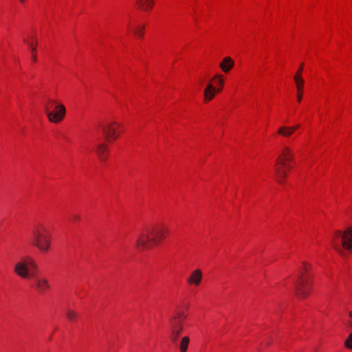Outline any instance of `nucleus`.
<instances>
[{"mask_svg": "<svg viewBox=\"0 0 352 352\" xmlns=\"http://www.w3.org/2000/svg\"><path fill=\"white\" fill-rule=\"evenodd\" d=\"M294 131V129L291 126H283L278 130V133L283 135V137H289Z\"/></svg>", "mask_w": 352, "mask_h": 352, "instance_id": "nucleus-16", "label": "nucleus"}, {"mask_svg": "<svg viewBox=\"0 0 352 352\" xmlns=\"http://www.w3.org/2000/svg\"><path fill=\"white\" fill-rule=\"evenodd\" d=\"M349 317L352 318V312H349Z\"/></svg>", "mask_w": 352, "mask_h": 352, "instance_id": "nucleus-25", "label": "nucleus"}, {"mask_svg": "<svg viewBox=\"0 0 352 352\" xmlns=\"http://www.w3.org/2000/svg\"><path fill=\"white\" fill-rule=\"evenodd\" d=\"M80 216L77 214H73L72 217V220L74 221H78L80 220Z\"/></svg>", "mask_w": 352, "mask_h": 352, "instance_id": "nucleus-22", "label": "nucleus"}, {"mask_svg": "<svg viewBox=\"0 0 352 352\" xmlns=\"http://www.w3.org/2000/svg\"><path fill=\"white\" fill-rule=\"evenodd\" d=\"M32 244L41 251L48 250L50 244V237L47 230L43 226H39L32 231Z\"/></svg>", "mask_w": 352, "mask_h": 352, "instance_id": "nucleus-6", "label": "nucleus"}, {"mask_svg": "<svg viewBox=\"0 0 352 352\" xmlns=\"http://www.w3.org/2000/svg\"><path fill=\"white\" fill-rule=\"evenodd\" d=\"M214 78H217V82L220 84V86H222L223 84V80L221 76L217 75L214 77Z\"/></svg>", "mask_w": 352, "mask_h": 352, "instance_id": "nucleus-21", "label": "nucleus"}, {"mask_svg": "<svg viewBox=\"0 0 352 352\" xmlns=\"http://www.w3.org/2000/svg\"><path fill=\"white\" fill-rule=\"evenodd\" d=\"M186 314L178 311L174 316L170 318V339L171 342L179 346L180 352H186L189 344L190 339L188 336L182 338L179 342V339L184 329V322L186 318Z\"/></svg>", "mask_w": 352, "mask_h": 352, "instance_id": "nucleus-3", "label": "nucleus"}, {"mask_svg": "<svg viewBox=\"0 0 352 352\" xmlns=\"http://www.w3.org/2000/svg\"><path fill=\"white\" fill-rule=\"evenodd\" d=\"M304 272H301L300 277L295 283V292L296 295L300 298H304L307 296L310 292V285L309 284V275L305 274L307 272V264L303 263Z\"/></svg>", "mask_w": 352, "mask_h": 352, "instance_id": "nucleus-8", "label": "nucleus"}, {"mask_svg": "<svg viewBox=\"0 0 352 352\" xmlns=\"http://www.w3.org/2000/svg\"><path fill=\"white\" fill-rule=\"evenodd\" d=\"M37 270L38 265L36 261L29 256L23 257L20 261L15 264L14 267V272L21 278H33L35 289L40 294H44L46 290L50 288V285L46 278L35 276Z\"/></svg>", "mask_w": 352, "mask_h": 352, "instance_id": "nucleus-1", "label": "nucleus"}, {"mask_svg": "<svg viewBox=\"0 0 352 352\" xmlns=\"http://www.w3.org/2000/svg\"><path fill=\"white\" fill-rule=\"evenodd\" d=\"M144 26L140 25L136 27V28L133 30V32L136 36L142 38L144 36Z\"/></svg>", "mask_w": 352, "mask_h": 352, "instance_id": "nucleus-18", "label": "nucleus"}, {"mask_svg": "<svg viewBox=\"0 0 352 352\" xmlns=\"http://www.w3.org/2000/svg\"><path fill=\"white\" fill-rule=\"evenodd\" d=\"M120 124L115 122H107L104 124H99V127L101 128L102 131L109 142H112L116 140L118 136V129Z\"/></svg>", "mask_w": 352, "mask_h": 352, "instance_id": "nucleus-9", "label": "nucleus"}, {"mask_svg": "<svg viewBox=\"0 0 352 352\" xmlns=\"http://www.w3.org/2000/svg\"><path fill=\"white\" fill-rule=\"evenodd\" d=\"M234 66V61L230 57H226L220 63V67L224 72H228Z\"/></svg>", "mask_w": 352, "mask_h": 352, "instance_id": "nucleus-14", "label": "nucleus"}, {"mask_svg": "<svg viewBox=\"0 0 352 352\" xmlns=\"http://www.w3.org/2000/svg\"><path fill=\"white\" fill-rule=\"evenodd\" d=\"M137 4L139 6V8L142 10H151L154 3L153 0H137Z\"/></svg>", "mask_w": 352, "mask_h": 352, "instance_id": "nucleus-15", "label": "nucleus"}, {"mask_svg": "<svg viewBox=\"0 0 352 352\" xmlns=\"http://www.w3.org/2000/svg\"><path fill=\"white\" fill-rule=\"evenodd\" d=\"M21 3H24L25 0H19Z\"/></svg>", "mask_w": 352, "mask_h": 352, "instance_id": "nucleus-26", "label": "nucleus"}, {"mask_svg": "<svg viewBox=\"0 0 352 352\" xmlns=\"http://www.w3.org/2000/svg\"><path fill=\"white\" fill-rule=\"evenodd\" d=\"M303 64L300 65V68L298 69L297 73L295 74L294 79L296 85V89L298 91L297 94V100L298 102H300L302 98V88L304 85V80L301 77V72L302 70Z\"/></svg>", "mask_w": 352, "mask_h": 352, "instance_id": "nucleus-10", "label": "nucleus"}, {"mask_svg": "<svg viewBox=\"0 0 352 352\" xmlns=\"http://www.w3.org/2000/svg\"><path fill=\"white\" fill-rule=\"evenodd\" d=\"M66 316L70 321H74L78 317V315L73 310H68L66 313Z\"/></svg>", "mask_w": 352, "mask_h": 352, "instance_id": "nucleus-19", "label": "nucleus"}, {"mask_svg": "<svg viewBox=\"0 0 352 352\" xmlns=\"http://www.w3.org/2000/svg\"><path fill=\"white\" fill-rule=\"evenodd\" d=\"M292 128L294 129V131L298 129L300 127V124H297L294 126H291Z\"/></svg>", "mask_w": 352, "mask_h": 352, "instance_id": "nucleus-24", "label": "nucleus"}, {"mask_svg": "<svg viewBox=\"0 0 352 352\" xmlns=\"http://www.w3.org/2000/svg\"><path fill=\"white\" fill-rule=\"evenodd\" d=\"M168 232L167 226L163 224L146 226L138 234L135 245L138 249L149 250L162 241Z\"/></svg>", "mask_w": 352, "mask_h": 352, "instance_id": "nucleus-2", "label": "nucleus"}, {"mask_svg": "<svg viewBox=\"0 0 352 352\" xmlns=\"http://www.w3.org/2000/svg\"><path fill=\"white\" fill-rule=\"evenodd\" d=\"M221 88L216 89L210 82L208 83L204 91V101L206 102L211 100L215 96L216 92L220 91Z\"/></svg>", "mask_w": 352, "mask_h": 352, "instance_id": "nucleus-11", "label": "nucleus"}, {"mask_svg": "<svg viewBox=\"0 0 352 352\" xmlns=\"http://www.w3.org/2000/svg\"><path fill=\"white\" fill-rule=\"evenodd\" d=\"M346 325L350 328H352V318L347 320L345 322Z\"/></svg>", "mask_w": 352, "mask_h": 352, "instance_id": "nucleus-23", "label": "nucleus"}, {"mask_svg": "<svg viewBox=\"0 0 352 352\" xmlns=\"http://www.w3.org/2000/svg\"><path fill=\"white\" fill-rule=\"evenodd\" d=\"M344 346L347 349H352V333H350L344 341Z\"/></svg>", "mask_w": 352, "mask_h": 352, "instance_id": "nucleus-20", "label": "nucleus"}, {"mask_svg": "<svg viewBox=\"0 0 352 352\" xmlns=\"http://www.w3.org/2000/svg\"><path fill=\"white\" fill-rule=\"evenodd\" d=\"M294 153L288 147H284L278 157L275 164L276 179L278 182L282 184L287 177V170H290L292 166L287 163L293 160Z\"/></svg>", "mask_w": 352, "mask_h": 352, "instance_id": "nucleus-4", "label": "nucleus"}, {"mask_svg": "<svg viewBox=\"0 0 352 352\" xmlns=\"http://www.w3.org/2000/svg\"><path fill=\"white\" fill-rule=\"evenodd\" d=\"M24 41L25 43H27L28 44V45L31 48V50L32 52V60L34 61V62H36V45H37V42L35 41L34 43H30L29 42H27L25 40H24Z\"/></svg>", "mask_w": 352, "mask_h": 352, "instance_id": "nucleus-17", "label": "nucleus"}, {"mask_svg": "<svg viewBox=\"0 0 352 352\" xmlns=\"http://www.w3.org/2000/svg\"><path fill=\"white\" fill-rule=\"evenodd\" d=\"M202 279V272L200 270L197 269L192 272L190 276L188 278V283L195 285H199Z\"/></svg>", "mask_w": 352, "mask_h": 352, "instance_id": "nucleus-12", "label": "nucleus"}, {"mask_svg": "<svg viewBox=\"0 0 352 352\" xmlns=\"http://www.w3.org/2000/svg\"><path fill=\"white\" fill-rule=\"evenodd\" d=\"M107 150V146L104 144H99L96 146V153L98 155L100 160L102 162H104L107 159V155L106 154Z\"/></svg>", "mask_w": 352, "mask_h": 352, "instance_id": "nucleus-13", "label": "nucleus"}, {"mask_svg": "<svg viewBox=\"0 0 352 352\" xmlns=\"http://www.w3.org/2000/svg\"><path fill=\"white\" fill-rule=\"evenodd\" d=\"M335 238L332 240V245L335 250L342 256H346V254L342 250L338 243H336V239L340 238L342 245L346 250H350L352 247V228H348L344 232L336 230L334 233Z\"/></svg>", "mask_w": 352, "mask_h": 352, "instance_id": "nucleus-5", "label": "nucleus"}, {"mask_svg": "<svg viewBox=\"0 0 352 352\" xmlns=\"http://www.w3.org/2000/svg\"><path fill=\"white\" fill-rule=\"evenodd\" d=\"M48 102L54 106L53 111L50 110V107L48 105H45V111L49 121L53 123H57L63 120L66 113L65 106L53 100H49Z\"/></svg>", "mask_w": 352, "mask_h": 352, "instance_id": "nucleus-7", "label": "nucleus"}]
</instances>
